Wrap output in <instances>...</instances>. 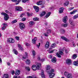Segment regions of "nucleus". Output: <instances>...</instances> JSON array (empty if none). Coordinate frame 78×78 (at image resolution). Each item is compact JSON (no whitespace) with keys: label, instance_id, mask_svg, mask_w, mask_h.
<instances>
[{"label":"nucleus","instance_id":"nucleus-1","mask_svg":"<svg viewBox=\"0 0 78 78\" xmlns=\"http://www.w3.org/2000/svg\"><path fill=\"white\" fill-rule=\"evenodd\" d=\"M41 67V63H37L36 65H36H33L32 66V69H33V70L35 71L36 70V69H37V70H40Z\"/></svg>","mask_w":78,"mask_h":78},{"label":"nucleus","instance_id":"nucleus-2","mask_svg":"<svg viewBox=\"0 0 78 78\" xmlns=\"http://www.w3.org/2000/svg\"><path fill=\"white\" fill-rule=\"evenodd\" d=\"M46 72L48 73H53V72H54V71H55L53 69H52L50 70V66L49 65H48L46 66Z\"/></svg>","mask_w":78,"mask_h":78},{"label":"nucleus","instance_id":"nucleus-3","mask_svg":"<svg viewBox=\"0 0 78 78\" xmlns=\"http://www.w3.org/2000/svg\"><path fill=\"white\" fill-rule=\"evenodd\" d=\"M1 14L3 16H4V18L5 20L6 21L8 20V19H9V15H8L4 12H2L1 13Z\"/></svg>","mask_w":78,"mask_h":78},{"label":"nucleus","instance_id":"nucleus-4","mask_svg":"<svg viewBox=\"0 0 78 78\" xmlns=\"http://www.w3.org/2000/svg\"><path fill=\"white\" fill-rule=\"evenodd\" d=\"M20 25V28L21 30H23L25 27V26L24 24L22 23H19Z\"/></svg>","mask_w":78,"mask_h":78},{"label":"nucleus","instance_id":"nucleus-5","mask_svg":"<svg viewBox=\"0 0 78 78\" xmlns=\"http://www.w3.org/2000/svg\"><path fill=\"white\" fill-rule=\"evenodd\" d=\"M64 54L63 53V52L62 51H59V54L58 53H57L56 54V55L58 57V58H61V55H63Z\"/></svg>","mask_w":78,"mask_h":78},{"label":"nucleus","instance_id":"nucleus-6","mask_svg":"<svg viewBox=\"0 0 78 78\" xmlns=\"http://www.w3.org/2000/svg\"><path fill=\"white\" fill-rule=\"evenodd\" d=\"M7 42H9V43H14V42L15 41L12 38H9L7 40Z\"/></svg>","mask_w":78,"mask_h":78},{"label":"nucleus","instance_id":"nucleus-7","mask_svg":"<svg viewBox=\"0 0 78 78\" xmlns=\"http://www.w3.org/2000/svg\"><path fill=\"white\" fill-rule=\"evenodd\" d=\"M16 11H22V8L21 7L17 6L16 7Z\"/></svg>","mask_w":78,"mask_h":78},{"label":"nucleus","instance_id":"nucleus-8","mask_svg":"<svg viewBox=\"0 0 78 78\" xmlns=\"http://www.w3.org/2000/svg\"><path fill=\"white\" fill-rule=\"evenodd\" d=\"M12 2H16V5H18L19 3V2H20L21 0H11Z\"/></svg>","mask_w":78,"mask_h":78},{"label":"nucleus","instance_id":"nucleus-9","mask_svg":"<svg viewBox=\"0 0 78 78\" xmlns=\"http://www.w3.org/2000/svg\"><path fill=\"white\" fill-rule=\"evenodd\" d=\"M67 16H65L63 18L62 21L64 23H66L67 22Z\"/></svg>","mask_w":78,"mask_h":78},{"label":"nucleus","instance_id":"nucleus-10","mask_svg":"<svg viewBox=\"0 0 78 78\" xmlns=\"http://www.w3.org/2000/svg\"><path fill=\"white\" fill-rule=\"evenodd\" d=\"M49 47H50V43L48 41L45 45V48H49Z\"/></svg>","mask_w":78,"mask_h":78},{"label":"nucleus","instance_id":"nucleus-11","mask_svg":"<svg viewBox=\"0 0 78 78\" xmlns=\"http://www.w3.org/2000/svg\"><path fill=\"white\" fill-rule=\"evenodd\" d=\"M61 38L64 40V41H66V42H69V40L67 39V38L64 36L61 37Z\"/></svg>","mask_w":78,"mask_h":78},{"label":"nucleus","instance_id":"nucleus-12","mask_svg":"<svg viewBox=\"0 0 78 78\" xmlns=\"http://www.w3.org/2000/svg\"><path fill=\"white\" fill-rule=\"evenodd\" d=\"M66 62L67 64L69 65V64H71L72 63V62L71 60L70 59H68L66 60Z\"/></svg>","mask_w":78,"mask_h":78},{"label":"nucleus","instance_id":"nucleus-13","mask_svg":"<svg viewBox=\"0 0 78 78\" xmlns=\"http://www.w3.org/2000/svg\"><path fill=\"white\" fill-rule=\"evenodd\" d=\"M33 7L35 9L36 11L37 12L39 11V7L36 6V5H34L33 6Z\"/></svg>","mask_w":78,"mask_h":78},{"label":"nucleus","instance_id":"nucleus-14","mask_svg":"<svg viewBox=\"0 0 78 78\" xmlns=\"http://www.w3.org/2000/svg\"><path fill=\"white\" fill-rule=\"evenodd\" d=\"M37 37H35L34 39L32 40V42L34 44H36V41H37Z\"/></svg>","mask_w":78,"mask_h":78},{"label":"nucleus","instance_id":"nucleus-15","mask_svg":"<svg viewBox=\"0 0 78 78\" xmlns=\"http://www.w3.org/2000/svg\"><path fill=\"white\" fill-rule=\"evenodd\" d=\"M2 25L4 27H2V30H5L6 29V27H7L8 25L5 23H4Z\"/></svg>","mask_w":78,"mask_h":78},{"label":"nucleus","instance_id":"nucleus-16","mask_svg":"<svg viewBox=\"0 0 78 78\" xmlns=\"http://www.w3.org/2000/svg\"><path fill=\"white\" fill-rule=\"evenodd\" d=\"M64 8L61 7L60 8V9L59 10V13L60 14H61V13H62V12H63V11H64Z\"/></svg>","mask_w":78,"mask_h":78},{"label":"nucleus","instance_id":"nucleus-17","mask_svg":"<svg viewBox=\"0 0 78 78\" xmlns=\"http://www.w3.org/2000/svg\"><path fill=\"white\" fill-rule=\"evenodd\" d=\"M35 23L34 21H30L29 22V24L30 27H32L33 25H34Z\"/></svg>","mask_w":78,"mask_h":78},{"label":"nucleus","instance_id":"nucleus-18","mask_svg":"<svg viewBox=\"0 0 78 78\" xmlns=\"http://www.w3.org/2000/svg\"><path fill=\"white\" fill-rule=\"evenodd\" d=\"M45 14H46V12L45 11H44L40 14V16H41V17H42Z\"/></svg>","mask_w":78,"mask_h":78},{"label":"nucleus","instance_id":"nucleus-19","mask_svg":"<svg viewBox=\"0 0 78 78\" xmlns=\"http://www.w3.org/2000/svg\"><path fill=\"white\" fill-rule=\"evenodd\" d=\"M41 75L42 78H45V75H44V71H43V70H41Z\"/></svg>","mask_w":78,"mask_h":78},{"label":"nucleus","instance_id":"nucleus-20","mask_svg":"<svg viewBox=\"0 0 78 78\" xmlns=\"http://www.w3.org/2000/svg\"><path fill=\"white\" fill-rule=\"evenodd\" d=\"M67 78H73V76L71 73H69L67 76Z\"/></svg>","mask_w":78,"mask_h":78},{"label":"nucleus","instance_id":"nucleus-21","mask_svg":"<svg viewBox=\"0 0 78 78\" xmlns=\"http://www.w3.org/2000/svg\"><path fill=\"white\" fill-rule=\"evenodd\" d=\"M49 77L50 78H52L54 76H55V74L54 73H49Z\"/></svg>","mask_w":78,"mask_h":78},{"label":"nucleus","instance_id":"nucleus-22","mask_svg":"<svg viewBox=\"0 0 78 78\" xmlns=\"http://www.w3.org/2000/svg\"><path fill=\"white\" fill-rule=\"evenodd\" d=\"M51 61L53 62H56V57H54L52 59Z\"/></svg>","mask_w":78,"mask_h":78},{"label":"nucleus","instance_id":"nucleus-23","mask_svg":"<svg viewBox=\"0 0 78 78\" xmlns=\"http://www.w3.org/2000/svg\"><path fill=\"white\" fill-rule=\"evenodd\" d=\"M9 77V76L8 74H4V76L2 78H8Z\"/></svg>","mask_w":78,"mask_h":78},{"label":"nucleus","instance_id":"nucleus-24","mask_svg":"<svg viewBox=\"0 0 78 78\" xmlns=\"http://www.w3.org/2000/svg\"><path fill=\"white\" fill-rule=\"evenodd\" d=\"M50 14H51V12H48L46 15V18H48L49 16H50Z\"/></svg>","mask_w":78,"mask_h":78},{"label":"nucleus","instance_id":"nucleus-25","mask_svg":"<svg viewBox=\"0 0 78 78\" xmlns=\"http://www.w3.org/2000/svg\"><path fill=\"white\" fill-rule=\"evenodd\" d=\"M69 22L71 25H73V21H72V20L71 19H69Z\"/></svg>","mask_w":78,"mask_h":78},{"label":"nucleus","instance_id":"nucleus-26","mask_svg":"<svg viewBox=\"0 0 78 78\" xmlns=\"http://www.w3.org/2000/svg\"><path fill=\"white\" fill-rule=\"evenodd\" d=\"M56 46V45L55 43H53L51 46V48H55Z\"/></svg>","mask_w":78,"mask_h":78},{"label":"nucleus","instance_id":"nucleus-27","mask_svg":"<svg viewBox=\"0 0 78 78\" xmlns=\"http://www.w3.org/2000/svg\"><path fill=\"white\" fill-rule=\"evenodd\" d=\"M60 33L62 34H64V33H65V30H64L63 29H61L60 30Z\"/></svg>","mask_w":78,"mask_h":78},{"label":"nucleus","instance_id":"nucleus-28","mask_svg":"<svg viewBox=\"0 0 78 78\" xmlns=\"http://www.w3.org/2000/svg\"><path fill=\"white\" fill-rule=\"evenodd\" d=\"M20 73V71L19 70H17L15 74L16 75H19Z\"/></svg>","mask_w":78,"mask_h":78},{"label":"nucleus","instance_id":"nucleus-29","mask_svg":"<svg viewBox=\"0 0 78 78\" xmlns=\"http://www.w3.org/2000/svg\"><path fill=\"white\" fill-rule=\"evenodd\" d=\"M26 62L27 64H30V60L28 59H27Z\"/></svg>","mask_w":78,"mask_h":78},{"label":"nucleus","instance_id":"nucleus-30","mask_svg":"<svg viewBox=\"0 0 78 78\" xmlns=\"http://www.w3.org/2000/svg\"><path fill=\"white\" fill-rule=\"evenodd\" d=\"M73 64L74 66H78V61L74 62L73 63Z\"/></svg>","mask_w":78,"mask_h":78},{"label":"nucleus","instance_id":"nucleus-31","mask_svg":"<svg viewBox=\"0 0 78 78\" xmlns=\"http://www.w3.org/2000/svg\"><path fill=\"white\" fill-rule=\"evenodd\" d=\"M42 1H40L37 2V5H41L42 4Z\"/></svg>","mask_w":78,"mask_h":78},{"label":"nucleus","instance_id":"nucleus-32","mask_svg":"<svg viewBox=\"0 0 78 78\" xmlns=\"http://www.w3.org/2000/svg\"><path fill=\"white\" fill-rule=\"evenodd\" d=\"M64 75H65V76H68V75H69V73H68L67 72H65L64 73Z\"/></svg>","mask_w":78,"mask_h":78},{"label":"nucleus","instance_id":"nucleus-33","mask_svg":"<svg viewBox=\"0 0 78 78\" xmlns=\"http://www.w3.org/2000/svg\"><path fill=\"white\" fill-rule=\"evenodd\" d=\"M77 57V56L76 54H74L72 57V58H73V59H75Z\"/></svg>","mask_w":78,"mask_h":78},{"label":"nucleus","instance_id":"nucleus-34","mask_svg":"<svg viewBox=\"0 0 78 78\" xmlns=\"http://www.w3.org/2000/svg\"><path fill=\"white\" fill-rule=\"evenodd\" d=\"M13 52L15 55H17L18 54V52H17V50L16 49H14L13 50Z\"/></svg>","mask_w":78,"mask_h":78},{"label":"nucleus","instance_id":"nucleus-35","mask_svg":"<svg viewBox=\"0 0 78 78\" xmlns=\"http://www.w3.org/2000/svg\"><path fill=\"white\" fill-rule=\"evenodd\" d=\"M69 1H66V3H64V6H67L69 5Z\"/></svg>","mask_w":78,"mask_h":78},{"label":"nucleus","instance_id":"nucleus-36","mask_svg":"<svg viewBox=\"0 0 78 78\" xmlns=\"http://www.w3.org/2000/svg\"><path fill=\"white\" fill-rule=\"evenodd\" d=\"M26 70H28V71H30V67L28 66H26L25 67Z\"/></svg>","mask_w":78,"mask_h":78},{"label":"nucleus","instance_id":"nucleus-37","mask_svg":"<svg viewBox=\"0 0 78 78\" xmlns=\"http://www.w3.org/2000/svg\"><path fill=\"white\" fill-rule=\"evenodd\" d=\"M62 27H67V24H62Z\"/></svg>","mask_w":78,"mask_h":78},{"label":"nucleus","instance_id":"nucleus-38","mask_svg":"<svg viewBox=\"0 0 78 78\" xmlns=\"http://www.w3.org/2000/svg\"><path fill=\"white\" fill-rule=\"evenodd\" d=\"M17 21L16 20H15L12 22V23L13 24V23H16Z\"/></svg>","mask_w":78,"mask_h":78},{"label":"nucleus","instance_id":"nucleus-39","mask_svg":"<svg viewBox=\"0 0 78 78\" xmlns=\"http://www.w3.org/2000/svg\"><path fill=\"white\" fill-rule=\"evenodd\" d=\"M33 20L35 21H36L37 20H39V18H34L33 19Z\"/></svg>","mask_w":78,"mask_h":78},{"label":"nucleus","instance_id":"nucleus-40","mask_svg":"<svg viewBox=\"0 0 78 78\" xmlns=\"http://www.w3.org/2000/svg\"><path fill=\"white\" fill-rule=\"evenodd\" d=\"M73 17L74 19H76V18L78 17V14L75 15L74 16H73Z\"/></svg>","mask_w":78,"mask_h":78},{"label":"nucleus","instance_id":"nucleus-41","mask_svg":"<svg viewBox=\"0 0 78 78\" xmlns=\"http://www.w3.org/2000/svg\"><path fill=\"white\" fill-rule=\"evenodd\" d=\"M51 33V30L50 29H48L47 31V33L48 34H50V33Z\"/></svg>","mask_w":78,"mask_h":78},{"label":"nucleus","instance_id":"nucleus-42","mask_svg":"<svg viewBox=\"0 0 78 78\" xmlns=\"http://www.w3.org/2000/svg\"><path fill=\"white\" fill-rule=\"evenodd\" d=\"M40 45H41V44L40 43H39L38 44L36 45V46H37V48H39V47H40Z\"/></svg>","mask_w":78,"mask_h":78},{"label":"nucleus","instance_id":"nucleus-43","mask_svg":"<svg viewBox=\"0 0 78 78\" xmlns=\"http://www.w3.org/2000/svg\"><path fill=\"white\" fill-rule=\"evenodd\" d=\"M76 12V11H74L73 12H71L70 13V14H75Z\"/></svg>","mask_w":78,"mask_h":78},{"label":"nucleus","instance_id":"nucleus-44","mask_svg":"<svg viewBox=\"0 0 78 78\" xmlns=\"http://www.w3.org/2000/svg\"><path fill=\"white\" fill-rule=\"evenodd\" d=\"M29 0H22V2L23 3H26L27 1H28Z\"/></svg>","mask_w":78,"mask_h":78},{"label":"nucleus","instance_id":"nucleus-45","mask_svg":"<svg viewBox=\"0 0 78 78\" xmlns=\"http://www.w3.org/2000/svg\"><path fill=\"white\" fill-rule=\"evenodd\" d=\"M12 74L13 75L15 73V71L13 70H12V72H11Z\"/></svg>","mask_w":78,"mask_h":78},{"label":"nucleus","instance_id":"nucleus-46","mask_svg":"<svg viewBox=\"0 0 78 78\" xmlns=\"http://www.w3.org/2000/svg\"><path fill=\"white\" fill-rule=\"evenodd\" d=\"M16 38L17 41H19V37L18 36H17L16 37Z\"/></svg>","mask_w":78,"mask_h":78},{"label":"nucleus","instance_id":"nucleus-47","mask_svg":"<svg viewBox=\"0 0 78 78\" xmlns=\"http://www.w3.org/2000/svg\"><path fill=\"white\" fill-rule=\"evenodd\" d=\"M73 8H74V7H71V8H69V11H71V10H72V9H73Z\"/></svg>","mask_w":78,"mask_h":78},{"label":"nucleus","instance_id":"nucleus-48","mask_svg":"<svg viewBox=\"0 0 78 78\" xmlns=\"http://www.w3.org/2000/svg\"><path fill=\"white\" fill-rule=\"evenodd\" d=\"M32 53H33V55H36V53L35 52V51H33Z\"/></svg>","mask_w":78,"mask_h":78},{"label":"nucleus","instance_id":"nucleus-49","mask_svg":"<svg viewBox=\"0 0 78 78\" xmlns=\"http://www.w3.org/2000/svg\"><path fill=\"white\" fill-rule=\"evenodd\" d=\"M48 34V33H47H47H44V34L45 36H47H47H48V34Z\"/></svg>","mask_w":78,"mask_h":78},{"label":"nucleus","instance_id":"nucleus-50","mask_svg":"<svg viewBox=\"0 0 78 78\" xmlns=\"http://www.w3.org/2000/svg\"><path fill=\"white\" fill-rule=\"evenodd\" d=\"M54 51H55V49H53L51 51H50L49 53H53V52Z\"/></svg>","mask_w":78,"mask_h":78},{"label":"nucleus","instance_id":"nucleus-51","mask_svg":"<svg viewBox=\"0 0 78 78\" xmlns=\"http://www.w3.org/2000/svg\"><path fill=\"white\" fill-rule=\"evenodd\" d=\"M40 61H41L42 62H44V61H45V59H42L40 60Z\"/></svg>","mask_w":78,"mask_h":78},{"label":"nucleus","instance_id":"nucleus-52","mask_svg":"<svg viewBox=\"0 0 78 78\" xmlns=\"http://www.w3.org/2000/svg\"><path fill=\"white\" fill-rule=\"evenodd\" d=\"M18 47H19V49L20 48H21V45H20V44H18Z\"/></svg>","mask_w":78,"mask_h":78},{"label":"nucleus","instance_id":"nucleus-53","mask_svg":"<svg viewBox=\"0 0 78 78\" xmlns=\"http://www.w3.org/2000/svg\"><path fill=\"white\" fill-rule=\"evenodd\" d=\"M26 20V19L25 18H23L22 19V21H25Z\"/></svg>","mask_w":78,"mask_h":78},{"label":"nucleus","instance_id":"nucleus-54","mask_svg":"<svg viewBox=\"0 0 78 78\" xmlns=\"http://www.w3.org/2000/svg\"><path fill=\"white\" fill-rule=\"evenodd\" d=\"M24 15V14H22L20 16V17H22L23 16V15Z\"/></svg>","mask_w":78,"mask_h":78},{"label":"nucleus","instance_id":"nucleus-55","mask_svg":"<svg viewBox=\"0 0 78 78\" xmlns=\"http://www.w3.org/2000/svg\"><path fill=\"white\" fill-rule=\"evenodd\" d=\"M49 58H53V56H52V55H51L49 56Z\"/></svg>","mask_w":78,"mask_h":78},{"label":"nucleus","instance_id":"nucleus-56","mask_svg":"<svg viewBox=\"0 0 78 78\" xmlns=\"http://www.w3.org/2000/svg\"><path fill=\"white\" fill-rule=\"evenodd\" d=\"M65 53H68V51L66 49L65 50Z\"/></svg>","mask_w":78,"mask_h":78},{"label":"nucleus","instance_id":"nucleus-57","mask_svg":"<svg viewBox=\"0 0 78 78\" xmlns=\"http://www.w3.org/2000/svg\"><path fill=\"white\" fill-rule=\"evenodd\" d=\"M27 14L28 16H30V13L28 12Z\"/></svg>","mask_w":78,"mask_h":78},{"label":"nucleus","instance_id":"nucleus-58","mask_svg":"<svg viewBox=\"0 0 78 78\" xmlns=\"http://www.w3.org/2000/svg\"><path fill=\"white\" fill-rule=\"evenodd\" d=\"M21 49L22 51H23V48L22 47H21L19 49Z\"/></svg>","mask_w":78,"mask_h":78},{"label":"nucleus","instance_id":"nucleus-59","mask_svg":"<svg viewBox=\"0 0 78 78\" xmlns=\"http://www.w3.org/2000/svg\"><path fill=\"white\" fill-rule=\"evenodd\" d=\"M25 58H26V57H23V58H22V59L23 60V59H25Z\"/></svg>","mask_w":78,"mask_h":78},{"label":"nucleus","instance_id":"nucleus-60","mask_svg":"<svg viewBox=\"0 0 78 78\" xmlns=\"http://www.w3.org/2000/svg\"><path fill=\"white\" fill-rule=\"evenodd\" d=\"M37 59L38 60H41V57H38Z\"/></svg>","mask_w":78,"mask_h":78},{"label":"nucleus","instance_id":"nucleus-61","mask_svg":"<svg viewBox=\"0 0 78 78\" xmlns=\"http://www.w3.org/2000/svg\"><path fill=\"white\" fill-rule=\"evenodd\" d=\"M26 46H28V43H26Z\"/></svg>","mask_w":78,"mask_h":78},{"label":"nucleus","instance_id":"nucleus-62","mask_svg":"<svg viewBox=\"0 0 78 78\" xmlns=\"http://www.w3.org/2000/svg\"><path fill=\"white\" fill-rule=\"evenodd\" d=\"M7 65H8V66H10V65H11V64H10V63H9V62H8V63H7Z\"/></svg>","mask_w":78,"mask_h":78},{"label":"nucleus","instance_id":"nucleus-63","mask_svg":"<svg viewBox=\"0 0 78 78\" xmlns=\"http://www.w3.org/2000/svg\"><path fill=\"white\" fill-rule=\"evenodd\" d=\"M73 47H75V43H73Z\"/></svg>","mask_w":78,"mask_h":78},{"label":"nucleus","instance_id":"nucleus-64","mask_svg":"<svg viewBox=\"0 0 78 78\" xmlns=\"http://www.w3.org/2000/svg\"><path fill=\"white\" fill-rule=\"evenodd\" d=\"M13 78H17V77L16 76H14Z\"/></svg>","mask_w":78,"mask_h":78}]
</instances>
